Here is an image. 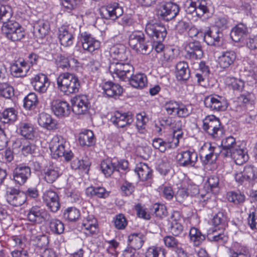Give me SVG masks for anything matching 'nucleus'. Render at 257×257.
I'll list each match as a JSON object with an SVG mask.
<instances>
[{
    "label": "nucleus",
    "mask_w": 257,
    "mask_h": 257,
    "mask_svg": "<svg viewBox=\"0 0 257 257\" xmlns=\"http://www.w3.org/2000/svg\"><path fill=\"white\" fill-rule=\"evenodd\" d=\"M80 35L82 46L84 50L92 53L100 48V42L93 38L90 34L84 32Z\"/></svg>",
    "instance_id": "412c9836"
},
{
    "label": "nucleus",
    "mask_w": 257,
    "mask_h": 257,
    "mask_svg": "<svg viewBox=\"0 0 257 257\" xmlns=\"http://www.w3.org/2000/svg\"><path fill=\"white\" fill-rule=\"evenodd\" d=\"M207 239L211 242L222 244L227 242L228 237L223 233L217 232L216 229H212V233H208Z\"/></svg>",
    "instance_id": "8fccbe9b"
},
{
    "label": "nucleus",
    "mask_w": 257,
    "mask_h": 257,
    "mask_svg": "<svg viewBox=\"0 0 257 257\" xmlns=\"http://www.w3.org/2000/svg\"><path fill=\"white\" fill-rule=\"evenodd\" d=\"M145 32L153 41H163L167 35L166 28L158 23H147Z\"/></svg>",
    "instance_id": "1a4fd4ad"
},
{
    "label": "nucleus",
    "mask_w": 257,
    "mask_h": 257,
    "mask_svg": "<svg viewBox=\"0 0 257 257\" xmlns=\"http://www.w3.org/2000/svg\"><path fill=\"white\" fill-rule=\"evenodd\" d=\"M31 84L36 91L40 94H43L47 92L50 86V81L46 75L40 73L32 78Z\"/></svg>",
    "instance_id": "4468645a"
},
{
    "label": "nucleus",
    "mask_w": 257,
    "mask_h": 257,
    "mask_svg": "<svg viewBox=\"0 0 257 257\" xmlns=\"http://www.w3.org/2000/svg\"><path fill=\"white\" fill-rule=\"evenodd\" d=\"M178 5L173 3L161 4L157 10V15L161 19L169 21L176 17L179 12Z\"/></svg>",
    "instance_id": "6e6552de"
},
{
    "label": "nucleus",
    "mask_w": 257,
    "mask_h": 257,
    "mask_svg": "<svg viewBox=\"0 0 257 257\" xmlns=\"http://www.w3.org/2000/svg\"><path fill=\"white\" fill-rule=\"evenodd\" d=\"M14 96V88L7 83L0 84V97L11 99Z\"/></svg>",
    "instance_id": "4d7b16f0"
},
{
    "label": "nucleus",
    "mask_w": 257,
    "mask_h": 257,
    "mask_svg": "<svg viewBox=\"0 0 257 257\" xmlns=\"http://www.w3.org/2000/svg\"><path fill=\"white\" fill-rule=\"evenodd\" d=\"M80 211L75 207H69L64 212V217L70 222L76 221L80 217Z\"/></svg>",
    "instance_id": "3c124183"
},
{
    "label": "nucleus",
    "mask_w": 257,
    "mask_h": 257,
    "mask_svg": "<svg viewBox=\"0 0 257 257\" xmlns=\"http://www.w3.org/2000/svg\"><path fill=\"white\" fill-rule=\"evenodd\" d=\"M227 199L234 204H241L244 201L245 196L240 192H230L227 194Z\"/></svg>",
    "instance_id": "bf43d9fd"
},
{
    "label": "nucleus",
    "mask_w": 257,
    "mask_h": 257,
    "mask_svg": "<svg viewBox=\"0 0 257 257\" xmlns=\"http://www.w3.org/2000/svg\"><path fill=\"white\" fill-rule=\"evenodd\" d=\"M28 71L27 64L24 61L16 62L11 67L12 74L16 77L25 76Z\"/></svg>",
    "instance_id": "58836bf2"
},
{
    "label": "nucleus",
    "mask_w": 257,
    "mask_h": 257,
    "mask_svg": "<svg viewBox=\"0 0 257 257\" xmlns=\"http://www.w3.org/2000/svg\"><path fill=\"white\" fill-rule=\"evenodd\" d=\"M194 1L188 2L185 6V12L189 19H192L194 21L197 20L196 16V8H195Z\"/></svg>",
    "instance_id": "0e129e2a"
},
{
    "label": "nucleus",
    "mask_w": 257,
    "mask_h": 257,
    "mask_svg": "<svg viewBox=\"0 0 257 257\" xmlns=\"http://www.w3.org/2000/svg\"><path fill=\"white\" fill-rule=\"evenodd\" d=\"M227 222L226 213L223 211H218L213 217L212 220L214 226H219L218 229H224Z\"/></svg>",
    "instance_id": "de8ad7c7"
},
{
    "label": "nucleus",
    "mask_w": 257,
    "mask_h": 257,
    "mask_svg": "<svg viewBox=\"0 0 257 257\" xmlns=\"http://www.w3.org/2000/svg\"><path fill=\"white\" fill-rule=\"evenodd\" d=\"M152 210L156 216L160 218L164 217L167 215L166 207L163 204L156 203L153 205Z\"/></svg>",
    "instance_id": "e2e57ef3"
},
{
    "label": "nucleus",
    "mask_w": 257,
    "mask_h": 257,
    "mask_svg": "<svg viewBox=\"0 0 257 257\" xmlns=\"http://www.w3.org/2000/svg\"><path fill=\"white\" fill-rule=\"evenodd\" d=\"M185 57L191 60H199L203 56V51L200 42L195 41L187 43L185 46Z\"/></svg>",
    "instance_id": "ddd939ff"
},
{
    "label": "nucleus",
    "mask_w": 257,
    "mask_h": 257,
    "mask_svg": "<svg viewBox=\"0 0 257 257\" xmlns=\"http://www.w3.org/2000/svg\"><path fill=\"white\" fill-rule=\"evenodd\" d=\"M103 93L108 97H115L120 95L122 92V88L118 84L111 81H107L102 85Z\"/></svg>",
    "instance_id": "cd10ccee"
},
{
    "label": "nucleus",
    "mask_w": 257,
    "mask_h": 257,
    "mask_svg": "<svg viewBox=\"0 0 257 257\" xmlns=\"http://www.w3.org/2000/svg\"><path fill=\"white\" fill-rule=\"evenodd\" d=\"M232 158L236 164L242 165L245 163L248 159L247 152L243 149L238 146L231 152H226L224 158Z\"/></svg>",
    "instance_id": "393cba45"
},
{
    "label": "nucleus",
    "mask_w": 257,
    "mask_h": 257,
    "mask_svg": "<svg viewBox=\"0 0 257 257\" xmlns=\"http://www.w3.org/2000/svg\"><path fill=\"white\" fill-rule=\"evenodd\" d=\"M256 169L251 165L246 166L244 168V174L245 175L246 180L249 181H254L256 179L255 173Z\"/></svg>",
    "instance_id": "774afa93"
},
{
    "label": "nucleus",
    "mask_w": 257,
    "mask_h": 257,
    "mask_svg": "<svg viewBox=\"0 0 257 257\" xmlns=\"http://www.w3.org/2000/svg\"><path fill=\"white\" fill-rule=\"evenodd\" d=\"M219 154L221 155L219 148L212 146L211 144H209L208 153L205 154L204 159H202L203 164L207 165L214 163Z\"/></svg>",
    "instance_id": "72a5a7b5"
},
{
    "label": "nucleus",
    "mask_w": 257,
    "mask_h": 257,
    "mask_svg": "<svg viewBox=\"0 0 257 257\" xmlns=\"http://www.w3.org/2000/svg\"><path fill=\"white\" fill-rule=\"evenodd\" d=\"M176 77L179 80H187L190 77V70L188 63L185 61L178 62L176 66Z\"/></svg>",
    "instance_id": "e433bc0d"
},
{
    "label": "nucleus",
    "mask_w": 257,
    "mask_h": 257,
    "mask_svg": "<svg viewBox=\"0 0 257 257\" xmlns=\"http://www.w3.org/2000/svg\"><path fill=\"white\" fill-rule=\"evenodd\" d=\"M38 122L39 125L48 130L57 128V121L52 118L50 114L42 112L39 114Z\"/></svg>",
    "instance_id": "c85d7f7f"
},
{
    "label": "nucleus",
    "mask_w": 257,
    "mask_h": 257,
    "mask_svg": "<svg viewBox=\"0 0 257 257\" xmlns=\"http://www.w3.org/2000/svg\"><path fill=\"white\" fill-rule=\"evenodd\" d=\"M50 149L55 158L64 157L66 161H69L74 156L68 143L61 137L56 136L53 138Z\"/></svg>",
    "instance_id": "f03ea898"
},
{
    "label": "nucleus",
    "mask_w": 257,
    "mask_h": 257,
    "mask_svg": "<svg viewBox=\"0 0 257 257\" xmlns=\"http://www.w3.org/2000/svg\"><path fill=\"white\" fill-rule=\"evenodd\" d=\"M43 200L46 205L52 212H56L60 205L58 194L52 190H46L43 194Z\"/></svg>",
    "instance_id": "f3484780"
},
{
    "label": "nucleus",
    "mask_w": 257,
    "mask_h": 257,
    "mask_svg": "<svg viewBox=\"0 0 257 257\" xmlns=\"http://www.w3.org/2000/svg\"><path fill=\"white\" fill-rule=\"evenodd\" d=\"M24 146L22 148L23 154L26 156L28 154H33L37 150V147L33 142H30L26 139Z\"/></svg>",
    "instance_id": "052dcab7"
},
{
    "label": "nucleus",
    "mask_w": 257,
    "mask_h": 257,
    "mask_svg": "<svg viewBox=\"0 0 257 257\" xmlns=\"http://www.w3.org/2000/svg\"><path fill=\"white\" fill-rule=\"evenodd\" d=\"M236 54L233 51L223 52L218 57V63L223 68H227L233 63L236 59Z\"/></svg>",
    "instance_id": "473e14b6"
},
{
    "label": "nucleus",
    "mask_w": 257,
    "mask_h": 257,
    "mask_svg": "<svg viewBox=\"0 0 257 257\" xmlns=\"http://www.w3.org/2000/svg\"><path fill=\"white\" fill-rule=\"evenodd\" d=\"M145 39L144 34L140 31H136L132 33L129 36L128 44L130 47L134 49L137 47V45L143 41Z\"/></svg>",
    "instance_id": "5fc2aeb1"
},
{
    "label": "nucleus",
    "mask_w": 257,
    "mask_h": 257,
    "mask_svg": "<svg viewBox=\"0 0 257 257\" xmlns=\"http://www.w3.org/2000/svg\"><path fill=\"white\" fill-rule=\"evenodd\" d=\"M56 64L58 68L62 69H68L71 67L69 58L62 55H58L56 59Z\"/></svg>",
    "instance_id": "69168bd1"
},
{
    "label": "nucleus",
    "mask_w": 257,
    "mask_h": 257,
    "mask_svg": "<svg viewBox=\"0 0 257 257\" xmlns=\"http://www.w3.org/2000/svg\"><path fill=\"white\" fill-rule=\"evenodd\" d=\"M47 221H49V229L51 233L60 235L64 232V225L60 220L56 218L53 219L51 216V219Z\"/></svg>",
    "instance_id": "79ce46f5"
},
{
    "label": "nucleus",
    "mask_w": 257,
    "mask_h": 257,
    "mask_svg": "<svg viewBox=\"0 0 257 257\" xmlns=\"http://www.w3.org/2000/svg\"><path fill=\"white\" fill-rule=\"evenodd\" d=\"M147 239L146 235L142 232L134 233L128 236V245L136 249L141 248Z\"/></svg>",
    "instance_id": "7c9ffc66"
},
{
    "label": "nucleus",
    "mask_w": 257,
    "mask_h": 257,
    "mask_svg": "<svg viewBox=\"0 0 257 257\" xmlns=\"http://www.w3.org/2000/svg\"><path fill=\"white\" fill-rule=\"evenodd\" d=\"M2 31L8 39L12 41H20L25 35L24 28L18 22L10 19L3 22Z\"/></svg>",
    "instance_id": "20e7f679"
},
{
    "label": "nucleus",
    "mask_w": 257,
    "mask_h": 257,
    "mask_svg": "<svg viewBox=\"0 0 257 257\" xmlns=\"http://www.w3.org/2000/svg\"><path fill=\"white\" fill-rule=\"evenodd\" d=\"M221 146L222 150H220V151L221 152V156L223 157H225L226 152H231L238 146L236 145L235 138L232 136H229L222 139Z\"/></svg>",
    "instance_id": "ea45409f"
},
{
    "label": "nucleus",
    "mask_w": 257,
    "mask_h": 257,
    "mask_svg": "<svg viewBox=\"0 0 257 257\" xmlns=\"http://www.w3.org/2000/svg\"><path fill=\"white\" fill-rule=\"evenodd\" d=\"M52 110L55 115L59 117H66L69 115L71 107L65 101L56 100L52 102Z\"/></svg>",
    "instance_id": "5701e85b"
},
{
    "label": "nucleus",
    "mask_w": 257,
    "mask_h": 257,
    "mask_svg": "<svg viewBox=\"0 0 257 257\" xmlns=\"http://www.w3.org/2000/svg\"><path fill=\"white\" fill-rule=\"evenodd\" d=\"M31 175V169L28 166L20 164L13 170V180L16 184L23 185L27 182Z\"/></svg>",
    "instance_id": "f8f14e48"
},
{
    "label": "nucleus",
    "mask_w": 257,
    "mask_h": 257,
    "mask_svg": "<svg viewBox=\"0 0 257 257\" xmlns=\"http://www.w3.org/2000/svg\"><path fill=\"white\" fill-rule=\"evenodd\" d=\"M110 121L115 126L123 128L130 125L134 121V117L130 112L115 111L110 118Z\"/></svg>",
    "instance_id": "2eb2a0df"
},
{
    "label": "nucleus",
    "mask_w": 257,
    "mask_h": 257,
    "mask_svg": "<svg viewBox=\"0 0 257 257\" xmlns=\"http://www.w3.org/2000/svg\"><path fill=\"white\" fill-rule=\"evenodd\" d=\"M135 171L137 173L140 180L149 181L153 178V170L148 164L141 162L136 165Z\"/></svg>",
    "instance_id": "bb28decb"
},
{
    "label": "nucleus",
    "mask_w": 257,
    "mask_h": 257,
    "mask_svg": "<svg viewBox=\"0 0 257 257\" xmlns=\"http://www.w3.org/2000/svg\"><path fill=\"white\" fill-rule=\"evenodd\" d=\"M183 135V133H177V134H172L170 137L166 141V144H168V147L167 149L175 148L177 147L179 143V140L182 138Z\"/></svg>",
    "instance_id": "13d9d810"
},
{
    "label": "nucleus",
    "mask_w": 257,
    "mask_h": 257,
    "mask_svg": "<svg viewBox=\"0 0 257 257\" xmlns=\"http://www.w3.org/2000/svg\"><path fill=\"white\" fill-rule=\"evenodd\" d=\"M59 39L61 45L69 47L73 43L74 39L72 30L66 27H62L59 30Z\"/></svg>",
    "instance_id": "a878e982"
},
{
    "label": "nucleus",
    "mask_w": 257,
    "mask_h": 257,
    "mask_svg": "<svg viewBox=\"0 0 257 257\" xmlns=\"http://www.w3.org/2000/svg\"><path fill=\"white\" fill-rule=\"evenodd\" d=\"M189 238L194 246H199L205 240V236L199 229L192 227L189 232Z\"/></svg>",
    "instance_id": "c03bdc74"
},
{
    "label": "nucleus",
    "mask_w": 257,
    "mask_h": 257,
    "mask_svg": "<svg viewBox=\"0 0 257 257\" xmlns=\"http://www.w3.org/2000/svg\"><path fill=\"white\" fill-rule=\"evenodd\" d=\"M18 132L26 140H32L35 137L34 126L32 123L28 122H20L18 126Z\"/></svg>",
    "instance_id": "c756f323"
},
{
    "label": "nucleus",
    "mask_w": 257,
    "mask_h": 257,
    "mask_svg": "<svg viewBox=\"0 0 257 257\" xmlns=\"http://www.w3.org/2000/svg\"><path fill=\"white\" fill-rule=\"evenodd\" d=\"M5 197L10 204L16 207L20 206L26 202L24 193L14 187L7 188Z\"/></svg>",
    "instance_id": "9d476101"
},
{
    "label": "nucleus",
    "mask_w": 257,
    "mask_h": 257,
    "mask_svg": "<svg viewBox=\"0 0 257 257\" xmlns=\"http://www.w3.org/2000/svg\"><path fill=\"white\" fill-rule=\"evenodd\" d=\"M179 102L175 100H169L165 104V108L170 115L176 114Z\"/></svg>",
    "instance_id": "338daca9"
},
{
    "label": "nucleus",
    "mask_w": 257,
    "mask_h": 257,
    "mask_svg": "<svg viewBox=\"0 0 257 257\" xmlns=\"http://www.w3.org/2000/svg\"><path fill=\"white\" fill-rule=\"evenodd\" d=\"M128 163L127 161L117 160L116 158H107L103 160L100 164V169L106 177H110L114 172L120 170H126L128 168Z\"/></svg>",
    "instance_id": "39448f33"
},
{
    "label": "nucleus",
    "mask_w": 257,
    "mask_h": 257,
    "mask_svg": "<svg viewBox=\"0 0 257 257\" xmlns=\"http://www.w3.org/2000/svg\"><path fill=\"white\" fill-rule=\"evenodd\" d=\"M165 250L164 248L152 246L149 247L145 253L146 257H165Z\"/></svg>",
    "instance_id": "6e6d98bb"
},
{
    "label": "nucleus",
    "mask_w": 257,
    "mask_h": 257,
    "mask_svg": "<svg viewBox=\"0 0 257 257\" xmlns=\"http://www.w3.org/2000/svg\"><path fill=\"white\" fill-rule=\"evenodd\" d=\"M109 72L124 81H127L132 76L134 68L128 62H112L108 67ZM114 77V76H113Z\"/></svg>",
    "instance_id": "423d86ee"
},
{
    "label": "nucleus",
    "mask_w": 257,
    "mask_h": 257,
    "mask_svg": "<svg viewBox=\"0 0 257 257\" xmlns=\"http://www.w3.org/2000/svg\"><path fill=\"white\" fill-rule=\"evenodd\" d=\"M78 141L82 146L90 147L95 144V139L92 131L87 130L79 134Z\"/></svg>",
    "instance_id": "f704fd0d"
},
{
    "label": "nucleus",
    "mask_w": 257,
    "mask_h": 257,
    "mask_svg": "<svg viewBox=\"0 0 257 257\" xmlns=\"http://www.w3.org/2000/svg\"><path fill=\"white\" fill-rule=\"evenodd\" d=\"M88 196L105 198L108 196L105 189L101 187H89L86 190Z\"/></svg>",
    "instance_id": "09e8293b"
},
{
    "label": "nucleus",
    "mask_w": 257,
    "mask_h": 257,
    "mask_svg": "<svg viewBox=\"0 0 257 257\" xmlns=\"http://www.w3.org/2000/svg\"><path fill=\"white\" fill-rule=\"evenodd\" d=\"M202 128L211 138L218 140L223 135L224 129L219 119L214 115L207 116L203 120Z\"/></svg>",
    "instance_id": "7ed1b4c3"
},
{
    "label": "nucleus",
    "mask_w": 257,
    "mask_h": 257,
    "mask_svg": "<svg viewBox=\"0 0 257 257\" xmlns=\"http://www.w3.org/2000/svg\"><path fill=\"white\" fill-rule=\"evenodd\" d=\"M196 8V16L197 18H201L203 15L208 13L209 9L205 0H193Z\"/></svg>",
    "instance_id": "603ef678"
},
{
    "label": "nucleus",
    "mask_w": 257,
    "mask_h": 257,
    "mask_svg": "<svg viewBox=\"0 0 257 257\" xmlns=\"http://www.w3.org/2000/svg\"><path fill=\"white\" fill-rule=\"evenodd\" d=\"M204 102L206 107L216 111H224L228 105L225 97L217 94H212L206 97Z\"/></svg>",
    "instance_id": "0eeeda50"
},
{
    "label": "nucleus",
    "mask_w": 257,
    "mask_h": 257,
    "mask_svg": "<svg viewBox=\"0 0 257 257\" xmlns=\"http://www.w3.org/2000/svg\"><path fill=\"white\" fill-rule=\"evenodd\" d=\"M2 121L4 124H13L17 119V112L14 108L5 109L2 112Z\"/></svg>",
    "instance_id": "37998d69"
},
{
    "label": "nucleus",
    "mask_w": 257,
    "mask_h": 257,
    "mask_svg": "<svg viewBox=\"0 0 257 257\" xmlns=\"http://www.w3.org/2000/svg\"><path fill=\"white\" fill-rule=\"evenodd\" d=\"M230 257H249L248 249L246 247L235 243L229 248Z\"/></svg>",
    "instance_id": "a19ab883"
},
{
    "label": "nucleus",
    "mask_w": 257,
    "mask_h": 257,
    "mask_svg": "<svg viewBox=\"0 0 257 257\" xmlns=\"http://www.w3.org/2000/svg\"><path fill=\"white\" fill-rule=\"evenodd\" d=\"M137 53L142 54H148L152 50L151 45H149L147 42L145 41V39L142 42L137 45V47H135L134 49Z\"/></svg>",
    "instance_id": "680f3d73"
},
{
    "label": "nucleus",
    "mask_w": 257,
    "mask_h": 257,
    "mask_svg": "<svg viewBox=\"0 0 257 257\" xmlns=\"http://www.w3.org/2000/svg\"><path fill=\"white\" fill-rule=\"evenodd\" d=\"M82 229L86 236L96 235L98 232L96 219L93 215H88L82 223Z\"/></svg>",
    "instance_id": "4be33fe9"
},
{
    "label": "nucleus",
    "mask_w": 257,
    "mask_h": 257,
    "mask_svg": "<svg viewBox=\"0 0 257 257\" xmlns=\"http://www.w3.org/2000/svg\"><path fill=\"white\" fill-rule=\"evenodd\" d=\"M50 26L48 22L44 20H39L33 26V33L36 37L42 39L48 33Z\"/></svg>",
    "instance_id": "2f4dec72"
},
{
    "label": "nucleus",
    "mask_w": 257,
    "mask_h": 257,
    "mask_svg": "<svg viewBox=\"0 0 257 257\" xmlns=\"http://www.w3.org/2000/svg\"><path fill=\"white\" fill-rule=\"evenodd\" d=\"M226 84L230 89L237 91H241L244 87V82L239 78L228 77L225 79Z\"/></svg>",
    "instance_id": "49530a36"
},
{
    "label": "nucleus",
    "mask_w": 257,
    "mask_h": 257,
    "mask_svg": "<svg viewBox=\"0 0 257 257\" xmlns=\"http://www.w3.org/2000/svg\"><path fill=\"white\" fill-rule=\"evenodd\" d=\"M180 166L194 167L198 160V155L194 151L187 150L179 153L177 156Z\"/></svg>",
    "instance_id": "dca6fc26"
},
{
    "label": "nucleus",
    "mask_w": 257,
    "mask_h": 257,
    "mask_svg": "<svg viewBox=\"0 0 257 257\" xmlns=\"http://www.w3.org/2000/svg\"><path fill=\"white\" fill-rule=\"evenodd\" d=\"M203 39L208 45L219 46L223 40V33L219 30L210 29L204 32Z\"/></svg>",
    "instance_id": "aec40b11"
},
{
    "label": "nucleus",
    "mask_w": 257,
    "mask_h": 257,
    "mask_svg": "<svg viewBox=\"0 0 257 257\" xmlns=\"http://www.w3.org/2000/svg\"><path fill=\"white\" fill-rule=\"evenodd\" d=\"M39 104V100L35 93H29L24 99V107L28 110L35 109Z\"/></svg>",
    "instance_id": "a18cd8bd"
},
{
    "label": "nucleus",
    "mask_w": 257,
    "mask_h": 257,
    "mask_svg": "<svg viewBox=\"0 0 257 257\" xmlns=\"http://www.w3.org/2000/svg\"><path fill=\"white\" fill-rule=\"evenodd\" d=\"M90 106L88 96L86 95H80L75 97L72 110L76 114H84L88 111Z\"/></svg>",
    "instance_id": "6ab92c4d"
},
{
    "label": "nucleus",
    "mask_w": 257,
    "mask_h": 257,
    "mask_svg": "<svg viewBox=\"0 0 257 257\" xmlns=\"http://www.w3.org/2000/svg\"><path fill=\"white\" fill-rule=\"evenodd\" d=\"M57 84L59 90L67 95L78 93L80 88L78 77L69 72L60 73L57 78Z\"/></svg>",
    "instance_id": "f257e3e1"
},
{
    "label": "nucleus",
    "mask_w": 257,
    "mask_h": 257,
    "mask_svg": "<svg viewBox=\"0 0 257 257\" xmlns=\"http://www.w3.org/2000/svg\"><path fill=\"white\" fill-rule=\"evenodd\" d=\"M27 216L29 221L37 223L51 219V214L46 210L38 206H34L30 208Z\"/></svg>",
    "instance_id": "9b49d317"
},
{
    "label": "nucleus",
    "mask_w": 257,
    "mask_h": 257,
    "mask_svg": "<svg viewBox=\"0 0 257 257\" xmlns=\"http://www.w3.org/2000/svg\"><path fill=\"white\" fill-rule=\"evenodd\" d=\"M247 29L243 24H240L234 27L230 33L232 40L235 42L243 41L246 36Z\"/></svg>",
    "instance_id": "c9c22d12"
},
{
    "label": "nucleus",
    "mask_w": 257,
    "mask_h": 257,
    "mask_svg": "<svg viewBox=\"0 0 257 257\" xmlns=\"http://www.w3.org/2000/svg\"><path fill=\"white\" fill-rule=\"evenodd\" d=\"M134 88L142 89L147 84V78L144 73L132 74V76L127 81Z\"/></svg>",
    "instance_id": "4c0bfd02"
},
{
    "label": "nucleus",
    "mask_w": 257,
    "mask_h": 257,
    "mask_svg": "<svg viewBox=\"0 0 257 257\" xmlns=\"http://www.w3.org/2000/svg\"><path fill=\"white\" fill-rule=\"evenodd\" d=\"M136 119V126L138 131L143 134L144 133L149 118L146 116L145 112H143L137 114Z\"/></svg>",
    "instance_id": "864d4df0"
},
{
    "label": "nucleus",
    "mask_w": 257,
    "mask_h": 257,
    "mask_svg": "<svg viewBox=\"0 0 257 257\" xmlns=\"http://www.w3.org/2000/svg\"><path fill=\"white\" fill-rule=\"evenodd\" d=\"M123 13L122 8L116 3L111 4L100 9V15L105 19L115 20L121 16Z\"/></svg>",
    "instance_id": "a211bd4d"
},
{
    "label": "nucleus",
    "mask_w": 257,
    "mask_h": 257,
    "mask_svg": "<svg viewBox=\"0 0 257 257\" xmlns=\"http://www.w3.org/2000/svg\"><path fill=\"white\" fill-rule=\"evenodd\" d=\"M61 175V170L56 165H50L43 170L44 180L49 184L55 182Z\"/></svg>",
    "instance_id": "b1692460"
}]
</instances>
